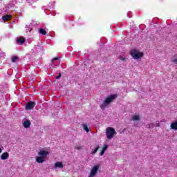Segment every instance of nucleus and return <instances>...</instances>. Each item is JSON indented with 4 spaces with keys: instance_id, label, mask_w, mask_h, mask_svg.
<instances>
[{
    "instance_id": "f257e3e1",
    "label": "nucleus",
    "mask_w": 177,
    "mask_h": 177,
    "mask_svg": "<svg viewBox=\"0 0 177 177\" xmlns=\"http://www.w3.org/2000/svg\"><path fill=\"white\" fill-rule=\"evenodd\" d=\"M49 156V151L46 150H41L38 152V156L36 157V162L38 164H42L46 161V157Z\"/></svg>"
},
{
    "instance_id": "f03ea898",
    "label": "nucleus",
    "mask_w": 177,
    "mask_h": 177,
    "mask_svg": "<svg viewBox=\"0 0 177 177\" xmlns=\"http://www.w3.org/2000/svg\"><path fill=\"white\" fill-rule=\"evenodd\" d=\"M117 97H118V95L117 94H113L106 97L103 103L100 105V109H102V110H104L106 107H107L110 103L114 102L115 99H117Z\"/></svg>"
},
{
    "instance_id": "7ed1b4c3",
    "label": "nucleus",
    "mask_w": 177,
    "mask_h": 177,
    "mask_svg": "<svg viewBox=\"0 0 177 177\" xmlns=\"http://www.w3.org/2000/svg\"><path fill=\"white\" fill-rule=\"evenodd\" d=\"M106 136L107 139H113L114 138L115 135H117V132L115 131V129L113 127H108L106 130Z\"/></svg>"
},
{
    "instance_id": "20e7f679",
    "label": "nucleus",
    "mask_w": 177,
    "mask_h": 177,
    "mask_svg": "<svg viewBox=\"0 0 177 177\" xmlns=\"http://www.w3.org/2000/svg\"><path fill=\"white\" fill-rule=\"evenodd\" d=\"M131 56L133 59H140V57H143V53L139 52V50L136 49L131 50L130 51Z\"/></svg>"
},
{
    "instance_id": "39448f33",
    "label": "nucleus",
    "mask_w": 177,
    "mask_h": 177,
    "mask_svg": "<svg viewBox=\"0 0 177 177\" xmlns=\"http://www.w3.org/2000/svg\"><path fill=\"white\" fill-rule=\"evenodd\" d=\"M100 168V165H94L91 169L90 175L88 176V177L96 176Z\"/></svg>"
},
{
    "instance_id": "423d86ee",
    "label": "nucleus",
    "mask_w": 177,
    "mask_h": 177,
    "mask_svg": "<svg viewBox=\"0 0 177 177\" xmlns=\"http://www.w3.org/2000/svg\"><path fill=\"white\" fill-rule=\"evenodd\" d=\"M35 102L30 101L26 104V110H32L35 107Z\"/></svg>"
},
{
    "instance_id": "0eeeda50",
    "label": "nucleus",
    "mask_w": 177,
    "mask_h": 177,
    "mask_svg": "<svg viewBox=\"0 0 177 177\" xmlns=\"http://www.w3.org/2000/svg\"><path fill=\"white\" fill-rule=\"evenodd\" d=\"M23 127L24 128H30L31 127V122L30 120H25L23 122Z\"/></svg>"
},
{
    "instance_id": "6e6552de",
    "label": "nucleus",
    "mask_w": 177,
    "mask_h": 177,
    "mask_svg": "<svg viewBox=\"0 0 177 177\" xmlns=\"http://www.w3.org/2000/svg\"><path fill=\"white\" fill-rule=\"evenodd\" d=\"M9 158V153L3 152L1 156V160H8Z\"/></svg>"
},
{
    "instance_id": "1a4fd4ad",
    "label": "nucleus",
    "mask_w": 177,
    "mask_h": 177,
    "mask_svg": "<svg viewBox=\"0 0 177 177\" xmlns=\"http://www.w3.org/2000/svg\"><path fill=\"white\" fill-rule=\"evenodd\" d=\"M171 129H173L174 131H177V120L173 122L170 124Z\"/></svg>"
},
{
    "instance_id": "9d476101",
    "label": "nucleus",
    "mask_w": 177,
    "mask_h": 177,
    "mask_svg": "<svg viewBox=\"0 0 177 177\" xmlns=\"http://www.w3.org/2000/svg\"><path fill=\"white\" fill-rule=\"evenodd\" d=\"M26 42V39L24 37H20L19 39H17V44L18 45H23Z\"/></svg>"
},
{
    "instance_id": "9b49d317",
    "label": "nucleus",
    "mask_w": 177,
    "mask_h": 177,
    "mask_svg": "<svg viewBox=\"0 0 177 177\" xmlns=\"http://www.w3.org/2000/svg\"><path fill=\"white\" fill-rule=\"evenodd\" d=\"M10 19H12V15H6L2 17V20H3V21H9Z\"/></svg>"
},
{
    "instance_id": "f8f14e48",
    "label": "nucleus",
    "mask_w": 177,
    "mask_h": 177,
    "mask_svg": "<svg viewBox=\"0 0 177 177\" xmlns=\"http://www.w3.org/2000/svg\"><path fill=\"white\" fill-rule=\"evenodd\" d=\"M64 165L62 162H57L55 163V168H63Z\"/></svg>"
},
{
    "instance_id": "ddd939ff",
    "label": "nucleus",
    "mask_w": 177,
    "mask_h": 177,
    "mask_svg": "<svg viewBox=\"0 0 177 177\" xmlns=\"http://www.w3.org/2000/svg\"><path fill=\"white\" fill-rule=\"evenodd\" d=\"M17 60H19V57H17V56H12L11 58V62L12 63H16V62H17Z\"/></svg>"
},
{
    "instance_id": "4468645a",
    "label": "nucleus",
    "mask_w": 177,
    "mask_h": 177,
    "mask_svg": "<svg viewBox=\"0 0 177 177\" xmlns=\"http://www.w3.org/2000/svg\"><path fill=\"white\" fill-rule=\"evenodd\" d=\"M39 32H40V34H41L42 35H46V30L45 29H42L40 28L39 30Z\"/></svg>"
},
{
    "instance_id": "2eb2a0df",
    "label": "nucleus",
    "mask_w": 177,
    "mask_h": 177,
    "mask_svg": "<svg viewBox=\"0 0 177 177\" xmlns=\"http://www.w3.org/2000/svg\"><path fill=\"white\" fill-rule=\"evenodd\" d=\"M140 120V118L138 115H135L133 116V121H139Z\"/></svg>"
},
{
    "instance_id": "dca6fc26",
    "label": "nucleus",
    "mask_w": 177,
    "mask_h": 177,
    "mask_svg": "<svg viewBox=\"0 0 177 177\" xmlns=\"http://www.w3.org/2000/svg\"><path fill=\"white\" fill-rule=\"evenodd\" d=\"M100 147L97 146L93 151H91V154L93 156L97 153V151L99 150Z\"/></svg>"
},
{
    "instance_id": "f3484780",
    "label": "nucleus",
    "mask_w": 177,
    "mask_h": 177,
    "mask_svg": "<svg viewBox=\"0 0 177 177\" xmlns=\"http://www.w3.org/2000/svg\"><path fill=\"white\" fill-rule=\"evenodd\" d=\"M83 129H84V131H86V132H89V128L88 127V125L86 124H83Z\"/></svg>"
},
{
    "instance_id": "a211bd4d",
    "label": "nucleus",
    "mask_w": 177,
    "mask_h": 177,
    "mask_svg": "<svg viewBox=\"0 0 177 177\" xmlns=\"http://www.w3.org/2000/svg\"><path fill=\"white\" fill-rule=\"evenodd\" d=\"M172 62L173 63H175L176 64H177V55H174Z\"/></svg>"
},
{
    "instance_id": "6ab92c4d",
    "label": "nucleus",
    "mask_w": 177,
    "mask_h": 177,
    "mask_svg": "<svg viewBox=\"0 0 177 177\" xmlns=\"http://www.w3.org/2000/svg\"><path fill=\"white\" fill-rule=\"evenodd\" d=\"M109 148V145H104L103 148H102V150L104 151H106V150H107V149Z\"/></svg>"
},
{
    "instance_id": "aec40b11",
    "label": "nucleus",
    "mask_w": 177,
    "mask_h": 177,
    "mask_svg": "<svg viewBox=\"0 0 177 177\" xmlns=\"http://www.w3.org/2000/svg\"><path fill=\"white\" fill-rule=\"evenodd\" d=\"M55 60H59V57H55L54 59H52L53 64V63H55Z\"/></svg>"
},
{
    "instance_id": "412c9836",
    "label": "nucleus",
    "mask_w": 177,
    "mask_h": 177,
    "mask_svg": "<svg viewBox=\"0 0 177 177\" xmlns=\"http://www.w3.org/2000/svg\"><path fill=\"white\" fill-rule=\"evenodd\" d=\"M75 149H76V150H81V149H82V146L75 147Z\"/></svg>"
},
{
    "instance_id": "4be33fe9",
    "label": "nucleus",
    "mask_w": 177,
    "mask_h": 177,
    "mask_svg": "<svg viewBox=\"0 0 177 177\" xmlns=\"http://www.w3.org/2000/svg\"><path fill=\"white\" fill-rule=\"evenodd\" d=\"M60 77H62V73H59V75L55 77V79L59 80V78H60Z\"/></svg>"
},
{
    "instance_id": "5701e85b",
    "label": "nucleus",
    "mask_w": 177,
    "mask_h": 177,
    "mask_svg": "<svg viewBox=\"0 0 177 177\" xmlns=\"http://www.w3.org/2000/svg\"><path fill=\"white\" fill-rule=\"evenodd\" d=\"M105 151H103V149L100 152V156H103V154H104Z\"/></svg>"
},
{
    "instance_id": "b1692460",
    "label": "nucleus",
    "mask_w": 177,
    "mask_h": 177,
    "mask_svg": "<svg viewBox=\"0 0 177 177\" xmlns=\"http://www.w3.org/2000/svg\"><path fill=\"white\" fill-rule=\"evenodd\" d=\"M156 127H160V122L159 121H156Z\"/></svg>"
},
{
    "instance_id": "393cba45",
    "label": "nucleus",
    "mask_w": 177,
    "mask_h": 177,
    "mask_svg": "<svg viewBox=\"0 0 177 177\" xmlns=\"http://www.w3.org/2000/svg\"><path fill=\"white\" fill-rule=\"evenodd\" d=\"M120 59L124 61V60H125V58H124V57H120Z\"/></svg>"
},
{
    "instance_id": "a878e982",
    "label": "nucleus",
    "mask_w": 177,
    "mask_h": 177,
    "mask_svg": "<svg viewBox=\"0 0 177 177\" xmlns=\"http://www.w3.org/2000/svg\"><path fill=\"white\" fill-rule=\"evenodd\" d=\"M1 153H2V149L1 148H0V154H1Z\"/></svg>"
},
{
    "instance_id": "bb28decb",
    "label": "nucleus",
    "mask_w": 177,
    "mask_h": 177,
    "mask_svg": "<svg viewBox=\"0 0 177 177\" xmlns=\"http://www.w3.org/2000/svg\"><path fill=\"white\" fill-rule=\"evenodd\" d=\"M149 128H151L150 125H149Z\"/></svg>"
}]
</instances>
